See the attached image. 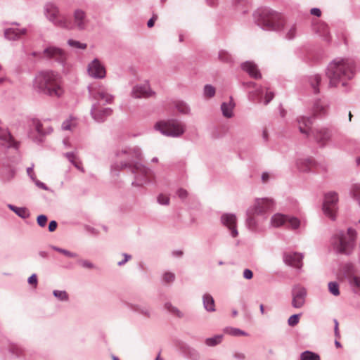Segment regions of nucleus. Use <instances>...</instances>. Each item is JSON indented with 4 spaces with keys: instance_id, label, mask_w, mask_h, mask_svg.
<instances>
[{
    "instance_id": "6e6552de",
    "label": "nucleus",
    "mask_w": 360,
    "mask_h": 360,
    "mask_svg": "<svg viewBox=\"0 0 360 360\" xmlns=\"http://www.w3.org/2000/svg\"><path fill=\"white\" fill-rule=\"evenodd\" d=\"M262 23L267 30H279L283 28L285 20L280 13L268 12L264 14Z\"/></svg>"
},
{
    "instance_id": "72a5a7b5",
    "label": "nucleus",
    "mask_w": 360,
    "mask_h": 360,
    "mask_svg": "<svg viewBox=\"0 0 360 360\" xmlns=\"http://www.w3.org/2000/svg\"><path fill=\"white\" fill-rule=\"evenodd\" d=\"M222 340V335H218L212 338H209L205 340V343L207 345L213 347L218 344H219Z\"/></svg>"
},
{
    "instance_id": "39448f33",
    "label": "nucleus",
    "mask_w": 360,
    "mask_h": 360,
    "mask_svg": "<svg viewBox=\"0 0 360 360\" xmlns=\"http://www.w3.org/2000/svg\"><path fill=\"white\" fill-rule=\"evenodd\" d=\"M129 153L131 156L130 163L124 164L123 167H126L129 165L135 176V180L133 184L137 186H143L152 179V172L143 166L139 162H134L133 159L139 160L141 157V153L139 150H129Z\"/></svg>"
},
{
    "instance_id": "20e7f679",
    "label": "nucleus",
    "mask_w": 360,
    "mask_h": 360,
    "mask_svg": "<svg viewBox=\"0 0 360 360\" xmlns=\"http://www.w3.org/2000/svg\"><path fill=\"white\" fill-rule=\"evenodd\" d=\"M91 94L97 101V105L93 107L91 114L95 120L101 121L105 117L111 115L112 110L109 108L102 109L101 105L112 103L114 97L103 87L93 90Z\"/></svg>"
},
{
    "instance_id": "cd10ccee",
    "label": "nucleus",
    "mask_w": 360,
    "mask_h": 360,
    "mask_svg": "<svg viewBox=\"0 0 360 360\" xmlns=\"http://www.w3.org/2000/svg\"><path fill=\"white\" fill-rule=\"evenodd\" d=\"M265 91V98H264V104H268L274 98V94L272 91H269L268 88L259 89L257 94L258 96H260Z\"/></svg>"
},
{
    "instance_id": "de8ad7c7",
    "label": "nucleus",
    "mask_w": 360,
    "mask_h": 360,
    "mask_svg": "<svg viewBox=\"0 0 360 360\" xmlns=\"http://www.w3.org/2000/svg\"><path fill=\"white\" fill-rule=\"evenodd\" d=\"M46 222H47V217L45 215H39L37 217V223L40 226H41V227L45 226Z\"/></svg>"
},
{
    "instance_id": "69168bd1",
    "label": "nucleus",
    "mask_w": 360,
    "mask_h": 360,
    "mask_svg": "<svg viewBox=\"0 0 360 360\" xmlns=\"http://www.w3.org/2000/svg\"><path fill=\"white\" fill-rule=\"evenodd\" d=\"M234 356H235L236 358H237V359H240V360H243V359H245V354H244L243 353H240V352H238V353H236V354H234Z\"/></svg>"
},
{
    "instance_id": "6e6d98bb",
    "label": "nucleus",
    "mask_w": 360,
    "mask_h": 360,
    "mask_svg": "<svg viewBox=\"0 0 360 360\" xmlns=\"http://www.w3.org/2000/svg\"><path fill=\"white\" fill-rule=\"evenodd\" d=\"M352 283L354 286L359 288L360 290V277L359 276H354L352 278Z\"/></svg>"
},
{
    "instance_id": "c756f323",
    "label": "nucleus",
    "mask_w": 360,
    "mask_h": 360,
    "mask_svg": "<svg viewBox=\"0 0 360 360\" xmlns=\"http://www.w3.org/2000/svg\"><path fill=\"white\" fill-rule=\"evenodd\" d=\"M9 208L22 218H27L29 217V212L26 208L17 207L13 205H9Z\"/></svg>"
},
{
    "instance_id": "b1692460",
    "label": "nucleus",
    "mask_w": 360,
    "mask_h": 360,
    "mask_svg": "<svg viewBox=\"0 0 360 360\" xmlns=\"http://www.w3.org/2000/svg\"><path fill=\"white\" fill-rule=\"evenodd\" d=\"M301 225V221L299 219L294 217L287 216V221L285 223V226L287 228L295 230L298 229Z\"/></svg>"
},
{
    "instance_id": "e433bc0d",
    "label": "nucleus",
    "mask_w": 360,
    "mask_h": 360,
    "mask_svg": "<svg viewBox=\"0 0 360 360\" xmlns=\"http://www.w3.org/2000/svg\"><path fill=\"white\" fill-rule=\"evenodd\" d=\"M215 94V88L212 85L207 84L204 87V96L205 97L210 98L214 96Z\"/></svg>"
},
{
    "instance_id": "6ab92c4d",
    "label": "nucleus",
    "mask_w": 360,
    "mask_h": 360,
    "mask_svg": "<svg viewBox=\"0 0 360 360\" xmlns=\"http://www.w3.org/2000/svg\"><path fill=\"white\" fill-rule=\"evenodd\" d=\"M26 30L25 29L18 28H8L5 30V37L10 40H15L20 38L21 36L25 34Z\"/></svg>"
},
{
    "instance_id": "864d4df0",
    "label": "nucleus",
    "mask_w": 360,
    "mask_h": 360,
    "mask_svg": "<svg viewBox=\"0 0 360 360\" xmlns=\"http://www.w3.org/2000/svg\"><path fill=\"white\" fill-rule=\"evenodd\" d=\"M56 250L61 253H63V255L68 256V257H76V255L72 253V252H70L68 250H63V249H60V248H56Z\"/></svg>"
},
{
    "instance_id": "aec40b11",
    "label": "nucleus",
    "mask_w": 360,
    "mask_h": 360,
    "mask_svg": "<svg viewBox=\"0 0 360 360\" xmlns=\"http://www.w3.org/2000/svg\"><path fill=\"white\" fill-rule=\"evenodd\" d=\"M298 123L300 132L307 134L311 127V120L308 117H301L298 119Z\"/></svg>"
},
{
    "instance_id": "c03bdc74",
    "label": "nucleus",
    "mask_w": 360,
    "mask_h": 360,
    "mask_svg": "<svg viewBox=\"0 0 360 360\" xmlns=\"http://www.w3.org/2000/svg\"><path fill=\"white\" fill-rule=\"evenodd\" d=\"M158 201L161 205H167L169 203V198L167 195L160 194L158 198Z\"/></svg>"
},
{
    "instance_id": "f3484780",
    "label": "nucleus",
    "mask_w": 360,
    "mask_h": 360,
    "mask_svg": "<svg viewBox=\"0 0 360 360\" xmlns=\"http://www.w3.org/2000/svg\"><path fill=\"white\" fill-rule=\"evenodd\" d=\"M242 69L245 71L248 75L255 79H260L262 75L257 66L252 62H245L241 65Z\"/></svg>"
},
{
    "instance_id": "a211bd4d",
    "label": "nucleus",
    "mask_w": 360,
    "mask_h": 360,
    "mask_svg": "<svg viewBox=\"0 0 360 360\" xmlns=\"http://www.w3.org/2000/svg\"><path fill=\"white\" fill-rule=\"evenodd\" d=\"M75 23L78 29L83 30L86 27V20L85 13L82 10H77L74 14Z\"/></svg>"
},
{
    "instance_id": "e2e57ef3",
    "label": "nucleus",
    "mask_w": 360,
    "mask_h": 360,
    "mask_svg": "<svg viewBox=\"0 0 360 360\" xmlns=\"http://www.w3.org/2000/svg\"><path fill=\"white\" fill-rule=\"evenodd\" d=\"M247 222L250 228L253 229L255 227V223L254 219L252 217L249 216Z\"/></svg>"
},
{
    "instance_id": "8fccbe9b",
    "label": "nucleus",
    "mask_w": 360,
    "mask_h": 360,
    "mask_svg": "<svg viewBox=\"0 0 360 360\" xmlns=\"http://www.w3.org/2000/svg\"><path fill=\"white\" fill-rule=\"evenodd\" d=\"M352 193L354 198L360 199V186L355 185L353 186Z\"/></svg>"
},
{
    "instance_id": "a19ab883",
    "label": "nucleus",
    "mask_w": 360,
    "mask_h": 360,
    "mask_svg": "<svg viewBox=\"0 0 360 360\" xmlns=\"http://www.w3.org/2000/svg\"><path fill=\"white\" fill-rule=\"evenodd\" d=\"M296 33V27L295 25H290L288 27V31L286 32V37L288 39H292L295 36Z\"/></svg>"
},
{
    "instance_id": "13d9d810",
    "label": "nucleus",
    "mask_w": 360,
    "mask_h": 360,
    "mask_svg": "<svg viewBox=\"0 0 360 360\" xmlns=\"http://www.w3.org/2000/svg\"><path fill=\"white\" fill-rule=\"evenodd\" d=\"M158 19L157 15H153V17L148 21L147 25L148 27H153L155 20Z\"/></svg>"
},
{
    "instance_id": "dca6fc26",
    "label": "nucleus",
    "mask_w": 360,
    "mask_h": 360,
    "mask_svg": "<svg viewBox=\"0 0 360 360\" xmlns=\"http://www.w3.org/2000/svg\"><path fill=\"white\" fill-rule=\"evenodd\" d=\"M274 205V201L269 198L257 199L255 202V212L262 214L271 210Z\"/></svg>"
},
{
    "instance_id": "4d7b16f0",
    "label": "nucleus",
    "mask_w": 360,
    "mask_h": 360,
    "mask_svg": "<svg viewBox=\"0 0 360 360\" xmlns=\"http://www.w3.org/2000/svg\"><path fill=\"white\" fill-rule=\"evenodd\" d=\"M253 274L251 270L245 269L243 271V276L246 279H251L252 278Z\"/></svg>"
},
{
    "instance_id": "9b49d317",
    "label": "nucleus",
    "mask_w": 360,
    "mask_h": 360,
    "mask_svg": "<svg viewBox=\"0 0 360 360\" xmlns=\"http://www.w3.org/2000/svg\"><path fill=\"white\" fill-rule=\"evenodd\" d=\"M292 305L295 308H300L305 303L307 290L301 285H295L292 289Z\"/></svg>"
},
{
    "instance_id": "680f3d73",
    "label": "nucleus",
    "mask_w": 360,
    "mask_h": 360,
    "mask_svg": "<svg viewBox=\"0 0 360 360\" xmlns=\"http://www.w3.org/2000/svg\"><path fill=\"white\" fill-rule=\"evenodd\" d=\"M123 257H124V259L122 261H120L118 262V265L121 266L122 264H124V263H126L130 258H131V256L130 255H128L127 254H124L123 255Z\"/></svg>"
},
{
    "instance_id": "3c124183",
    "label": "nucleus",
    "mask_w": 360,
    "mask_h": 360,
    "mask_svg": "<svg viewBox=\"0 0 360 360\" xmlns=\"http://www.w3.org/2000/svg\"><path fill=\"white\" fill-rule=\"evenodd\" d=\"M177 195L181 199H185L188 197V192L186 190L180 188L177 191Z\"/></svg>"
},
{
    "instance_id": "1a4fd4ad",
    "label": "nucleus",
    "mask_w": 360,
    "mask_h": 360,
    "mask_svg": "<svg viewBox=\"0 0 360 360\" xmlns=\"http://www.w3.org/2000/svg\"><path fill=\"white\" fill-rule=\"evenodd\" d=\"M338 201V197L336 193L329 192L326 194L323 205V210L324 214L333 220H335L336 218Z\"/></svg>"
},
{
    "instance_id": "58836bf2",
    "label": "nucleus",
    "mask_w": 360,
    "mask_h": 360,
    "mask_svg": "<svg viewBox=\"0 0 360 360\" xmlns=\"http://www.w3.org/2000/svg\"><path fill=\"white\" fill-rule=\"evenodd\" d=\"M175 105L178 111L184 114L188 113L189 108L185 103L182 101H177Z\"/></svg>"
},
{
    "instance_id": "09e8293b",
    "label": "nucleus",
    "mask_w": 360,
    "mask_h": 360,
    "mask_svg": "<svg viewBox=\"0 0 360 360\" xmlns=\"http://www.w3.org/2000/svg\"><path fill=\"white\" fill-rule=\"evenodd\" d=\"M165 307L171 312L174 313V314H176V316H181V312L176 309V308L172 307V305L170 304H165Z\"/></svg>"
},
{
    "instance_id": "a18cd8bd",
    "label": "nucleus",
    "mask_w": 360,
    "mask_h": 360,
    "mask_svg": "<svg viewBox=\"0 0 360 360\" xmlns=\"http://www.w3.org/2000/svg\"><path fill=\"white\" fill-rule=\"evenodd\" d=\"M174 278H175L174 274L171 272H166L163 275V280L165 283H167L172 282L174 280Z\"/></svg>"
},
{
    "instance_id": "4c0bfd02",
    "label": "nucleus",
    "mask_w": 360,
    "mask_h": 360,
    "mask_svg": "<svg viewBox=\"0 0 360 360\" xmlns=\"http://www.w3.org/2000/svg\"><path fill=\"white\" fill-rule=\"evenodd\" d=\"M53 293L56 297L61 301H66L68 300V294L65 291L54 290Z\"/></svg>"
},
{
    "instance_id": "ea45409f",
    "label": "nucleus",
    "mask_w": 360,
    "mask_h": 360,
    "mask_svg": "<svg viewBox=\"0 0 360 360\" xmlns=\"http://www.w3.org/2000/svg\"><path fill=\"white\" fill-rule=\"evenodd\" d=\"M68 44L72 47L81 49H85L87 46L86 44H83L73 39H69Z\"/></svg>"
},
{
    "instance_id": "f704fd0d",
    "label": "nucleus",
    "mask_w": 360,
    "mask_h": 360,
    "mask_svg": "<svg viewBox=\"0 0 360 360\" xmlns=\"http://www.w3.org/2000/svg\"><path fill=\"white\" fill-rule=\"evenodd\" d=\"M301 360H320L318 354L309 351H306L301 354Z\"/></svg>"
},
{
    "instance_id": "bb28decb",
    "label": "nucleus",
    "mask_w": 360,
    "mask_h": 360,
    "mask_svg": "<svg viewBox=\"0 0 360 360\" xmlns=\"http://www.w3.org/2000/svg\"><path fill=\"white\" fill-rule=\"evenodd\" d=\"M330 139V133L328 129H321L318 132L316 135L317 141L323 144H324Z\"/></svg>"
},
{
    "instance_id": "37998d69",
    "label": "nucleus",
    "mask_w": 360,
    "mask_h": 360,
    "mask_svg": "<svg viewBox=\"0 0 360 360\" xmlns=\"http://www.w3.org/2000/svg\"><path fill=\"white\" fill-rule=\"evenodd\" d=\"M300 314H294V315H292L291 316H290V318L288 319V324L290 326H295V325H297L300 321Z\"/></svg>"
},
{
    "instance_id": "7ed1b4c3",
    "label": "nucleus",
    "mask_w": 360,
    "mask_h": 360,
    "mask_svg": "<svg viewBox=\"0 0 360 360\" xmlns=\"http://www.w3.org/2000/svg\"><path fill=\"white\" fill-rule=\"evenodd\" d=\"M356 237L357 233L352 228H349L347 233L338 231L332 238V245L337 252L349 255L355 247Z\"/></svg>"
},
{
    "instance_id": "412c9836",
    "label": "nucleus",
    "mask_w": 360,
    "mask_h": 360,
    "mask_svg": "<svg viewBox=\"0 0 360 360\" xmlns=\"http://www.w3.org/2000/svg\"><path fill=\"white\" fill-rule=\"evenodd\" d=\"M287 221V215L281 214H274L271 220V225L274 227H279L283 225H285Z\"/></svg>"
},
{
    "instance_id": "c9c22d12",
    "label": "nucleus",
    "mask_w": 360,
    "mask_h": 360,
    "mask_svg": "<svg viewBox=\"0 0 360 360\" xmlns=\"http://www.w3.org/2000/svg\"><path fill=\"white\" fill-rule=\"evenodd\" d=\"M224 333L233 336L247 335V333L244 331L234 328H226L224 329Z\"/></svg>"
},
{
    "instance_id": "5701e85b",
    "label": "nucleus",
    "mask_w": 360,
    "mask_h": 360,
    "mask_svg": "<svg viewBox=\"0 0 360 360\" xmlns=\"http://www.w3.org/2000/svg\"><path fill=\"white\" fill-rule=\"evenodd\" d=\"M221 110L223 115L227 118H230L233 116L232 110L234 108V103L231 99L229 103H223L221 104Z\"/></svg>"
},
{
    "instance_id": "ddd939ff",
    "label": "nucleus",
    "mask_w": 360,
    "mask_h": 360,
    "mask_svg": "<svg viewBox=\"0 0 360 360\" xmlns=\"http://www.w3.org/2000/svg\"><path fill=\"white\" fill-rule=\"evenodd\" d=\"M221 221L231 232L233 237L238 236L236 230V217L233 214H224L221 216Z\"/></svg>"
},
{
    "instance_id": "bf43d9fd",
    "label": "nucleus",
    "mask_w": 360,
    "mask_h": 360,
    "mask_svg": "<svg viewBox=\"0 0 360 360\" xmlns=\"http://www.w3.org/2000/svg\"><path fill=\"white\" fill-rule=\"evenodd\" d=\"M57 222L56 221H51L49 225V230L51 232L54 231L57 228Z\"/></svg>"
},
{
    "instance_id": "f257e3e1",
    "label": "nucleus",
    "mask_w": 360,
    "mask_h": 360,
    "mask_svg": "<svg viewBox=\"0 0 360 360\" xmlns=\"http://www.w3.org/2000/svg\"><path fill=\"white\" fill-rule=\"evenodd\" d=\"M34 86L51 96L60 97L63 94L60 77L53 71L40 72L34 79Z\"/></svg>"
},
{
    "instance_id": "4468645a",
    "label": "nucleus",
    "mask_w": 360,
    "mask_h": 360,
    "mask_svg": "<svg viewBox=\"0 0 360 360\" xmlns=\"http://www.w3.org/2000/svg\"><path fill=\"white\" fill-rule=\"evenodd\" d=\"M131 94L136 98H148L154 94L147 84L135 86Z\"/></svg>"
},
{
    "instance_id": "49530a36",
    "label": "nucleus",
    "mask_w": 360,
    "mask_h": 360,
    "mask_svg": "<svg viewBox=\"0 0 360 360\" xmlns=\"http://www.w3.org/2000/svg\"><path fill=\"white\" fill-rule=\"evenodd\" d=\"M79 264L84 268L93 269L94 268V265L88 260L81 259L79 262Z\"/></svg>"
},
{
    "instance_id": "5fc2aeb1",
    "label": "nucleus",
    "mask_w": 360,
    "mask_h": 360,
    "mask_svg": "<svg viewBox=\"0 0 360 360\" xmlns=\"http://www.w3.org/2000/svg\"><path fill=\"white\" fill-rule=\"evenodd\" d=\"M28 282L30 285H34V287L37 286V277L35 274H33L29 278H28Z\"/></svg>"
},
{
    "instance_id": "338daca9",
    "label": "nucleus",
    "mask_w": 360,
    "mask_h": 360,
    "mask_svg": "<svg viewBox=\"0 0 360 360\" xmlns=\"http://www.w3.org/2000/svg\"><path fill=\"white\" fill-rule=\"evenodd\" d=\"M37 185L39 187L41 188L42 189H45V190L46 189V186L44 185V184H43V183H41V182L37 181Z\"/></svg>"
},
{
    "instance_id": "774afa93",
    "label": "nucleus",
    "mask_w": 360,
    "mask_h": 360,
    "mask_svg": "<svg viewBox=\"0 0 360 360\" xmlns=\"http://www.w3.org/2000/svg\"><path fill=\"white\" fill-rule=\"evenodd\" d=\"M243 85L247 87H253L255 86L254 82L243 83Z\"/></svg>"
},
{
    "instance_id": "2f4dec72",
    "label": "nucleus",
    "mask_w": 360,
    "mask_h": 360,
    "mask_svg": "<svg viewBox=\"0 0 360 360\" xmlns=\"http://www.w3.org/2000/svg\"><path fill=\"white\" fill-rule=\"evenodd\" d=\"M328 291L330 294L334 296L340 295V288L339 284L337 282L332 281L329 282L328 284Z\"/></svg>"
},
{
    "instance_id": "603ef678",
    "label": "nucleus",
    "mask_w": 360,
    "mask_h": 360,
    "mask_svg": "<svg viewBox=\"0 0 360 360\" xmlns=\"http://www.w3.org/2000/svg\"><path fill=\"white\" fill-rule=\"evenodd\" d=\"M219 58L221 60L228 62L231 60V56L227 53H226L224 51H221L219 53Z\"/></svg>"
},
{
    "instance_id": "a878e982",
    "label": "nucleus",
    "mask_w": 360,
    "mask_h": 360,
    "mask_svg": "<svg viewBox=\"0 0 360 360\" xmlns=\"http://www.w3.org/2000/svg\"><path fill=\"white\" fill-rule=\"evenodd\" d=\"M203 303L205 308L210 311H214V301L213 297L210 295H205L203 297Z\"/></svg>"
},
{
    "instance_id": "052dcab7",
    "label": "nucleus",
    "mask_w": 360,
    "mask_h": 360,
    "mask_svg": "<svg viewBox=\"0 0 360 360\" xmlns=\"http://www.w3.org/2000/svg\"><path fill=\"white\" fill-rule=\"evenodd\" d=\"M311 14L319 17L321 15V11L319 8H314L311 10Z\"/></svg>"
},
{
    "instance_id": "f03ea898",
    "label": "nucleus",
    "mask_w": 360,
    "mask_h": 360,
    "mask_svg": "<svg viewBox=\"0 0 360 360\" xmlns=\"http://www.w3.org/2000/svg\"><path fill=\"white\" fill-rule=\"evenodd\" d=\"M353 65L347 59H340L331 63L326 72L330 86L335 87L344 79H350L352 76Z\"/></svg>"
},
{
    "instance_id": "0eeeda50",
    "label": "nucleus",
    "mask_w": 360,
    "mask_h": 360,
    "mask_svg": "<svg viewBox=\"0 0 360 360\" xmlns=\"http://www.w3.org/2000/svg\"><path fill=\"white\" fill-rule=\"evenodd\" d=\"M45 9L48 19L56 25L66 29L72 28L71 22L66 17L59 14L58 9L56 6L49 4L46 6Z\"/></svg>"
},
{
    "instance_id": "f8f14e48",
    "label": "nucleus",
    "mask_w": 360,
    "mask_h": 360,
    "mask_svg": "<svg viewBox=\"0 0 360 360\" xmlns=\"http://www.w3.org/2000/svg\"><path fill=\"white\" fill-rule=\"evenodd\" d=\"M44 55L48 58H53L60 63L66 60V53L62 49L54 46L46 48L44 51Z\"/></svg>"
},
{
    "instance_id": "7c9ffc66",
    "label": "nucleus",
    "mask_w": 360,
    "mask_h": 360,
    "mask_svg": "<svg viewBox=\"0 0 360 360\" xmlns=\"http://www.w3.org/2000/svg\"><path fill=\"white\" fill-rule=\"evenodd\" d=\"M313 111L314 115L325 114L326 112V107L321 101H318L314 103Z\"/></svg>"
},
{
    "instance_id": "473e14b6",
    "label": "nucleus",
    "mask_w": 360,
    "mask_h": 360,
    "mask_svg": "<svg viewBox=\"0 0 360 360\" xmlns=\"http://www.w3.org/2000/svg\"><path fill=\"white\" fill-rule=\"evenodd\" d=\"M321 82V77L318 75H314L310 78V84L311 87L314 89V93L318 94L319 92V89H318V86Z\"/></svg>"
},
{
    "instance_id": "0e129e2a",
    "label": "nucleus",
    "mask_w": 360,
    "mask_h": 360,
    "mask_svg": "<svg viewBox=\"0 0 360 360\" xmlns=\"http://www.w3.org/2000/svg\"><path fill=\"white\" fill-rule=\"evenodd\" d=\"M269 174L266 172H264L262 174V180L264 183H266L267 182V181L269 180Z\"/></svg>"
},
{
    "instance_id": "79ce46f5",
    "label": "nucleus",
    "mask_w": 360,
    "mask_h": 360,
    "mask_svg": "<svg viewBox=\"0 0 360 360\" xmlns=\"http://www.w3.org/2000/svg\"><path fill=\"white\" fill-rule=\"evenodd\" d=\"M33 123H34V129H35L36 131L39 134V136H42L46 133L43 131L42 124L39 121L36 120V121H34Z\"/></svg>"
},
{
    "instance_id": "423d86ee",
    "label": "nucleus",
    "mask_w": 360,
    "mask_h": 360,
    "mask_svg": "<svg viewBox=\"0 0 360 360\" xmlns=\"http://www.w3.org/2000/svg\"><path fill=\"white\" fill-rule=\"evenodd\" d=\"M155 128L163 134L171 136H179L184 132V126L180 122L173 120L158 122Z\"/></svg>"
},
{
    "instance_id": "393cba45",
    "label": "nucleus",
    "mask_w": 360,
    "mask_h": 360,
    "mask_svg": "<svg viewBox=\"0 0 360 360\" xmlns=\"http://www.w3.org/2000/svg\"><path fill=\"white\" fill-rule=\"evenodd\" d=\"M298 165L301 170L306 172L311 169L315 165V162L312 159L301 160Z\"/></svg>"
},
{
    "instance_id": "2eb2a0df",
    "label": "nucleus",
    "mask_w": 360,
    "mask_h": 360,
    "mask_svg": "<svg viewBox=\"0 0 360 360\" xmlns=\"http://www.w3.org/2000/svg\"><path fill=\"white\" fill-rule=\"evenodd\" d=\"M303 256L297 252L287 253L285 255V262L292 267L300 269L302 266Z\"/></svg>"
},
{
    "instance_id": "9d476101",
    "label": "nucleus",
    "mask_w": 360,
    "mask_h": 360,
    "mask_svg": "<svg viewBox=\"0 0 360 360\" xmlns=\"http://www.w3.org/2000/svg\"><path fill=\"white\" fill-rule=\"evenodd\" d=\"M87 72L89 76L96 79H103L106 76L105 66L97 58H95L88 64Z\"/></svg>"
},
{
    "instance_id": "4be33fe9",
    "label": "nucleus",
    "mask_w": 360,
    "mask_h": 360,
    "mask_svg": "<svg viewBox=\"0 0 360 360\" xmlns=\"http://www.w3.org/2000/svg\"><path fill=\"white\" fill-rule=\"evenodd\" d=\"M0 140L4 141L5 143H7L8 146L15 147V143L11 136V135L4 129L0 128Z\"/></svg>"
},
{
    "instance_id": "c85d7f7f",
    "label": "nucleus",
    "mask_w": 360,
    "mask_h": 360,
    "mask_svg": "<svg viewBox=\"0 0 360 360\" xmlns=\"http://www.w3.org/2000/svg\"><path fill=\"white\" fill-rule=\"evenodd\" d=\"M77 125V120L75 117H71L63 123L62 128L64 130H72L75 128Z\"/></svg>"
}]
</instances>
